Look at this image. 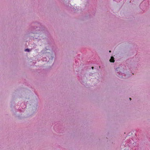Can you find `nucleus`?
Instances as JSON below:
<instances>
[{"label":"nucleus","mask_w":150,"mask_h":150,"mask_svg":"<svg viewBox=\"0 0 150 150\" xmlns=\"http://www.w3.org/2000/svg\"><path fill=\"white\" fill-rule=\"evenodd\" d=\"M93 68H94V67H92V69H93Z\"/></svg>","instance_id":"3"},{"label":"nucleus","mask_w":150,"mask_h":150,"mask_svg":"<svg viewBox=\"0 0 150 150\" xmlns=\"http://www.w3.org/2000/svg\"><path fill=\"white\" fill-rule=\"evenodd\" d=\"M109 52H111V51H110V50L109 51Z\"/></svg>","instance_id":"5"},{"label":"nucleus","mask_w":150,"mask_h":150,"mask_svg":"<svg viewBox=\"0 0 150 150\" xmlns=\"http://www.w3.org/2000/svg\"><path fill=\"white\" fill-rule=\"evenodd\" d=\"M129 99L130 100H131V98H129Z\"/></svg>","instance_id":"4"},{"label":"nucleus","mask_w":150,"mask_h":150,"mask_svg":"<svg viewBox=\"0 0 150 150\" xmlns=\"http://www.w3.org/2000/svg\"><path fill=\"white\" fill-rule=\"evenodd\" d=\"M25 51H28V52H29L30 51L29 49H26L25 50Z\"/></svg>","instance_id":"2"},{"label":"nucleus","mask_w":150,"mask_h":150,"mask_svg":"<svg viewBox=\"0 0 150 150\" xmlns=\"http://www.w3.org/2000/svg\"><path fill=\"white\" fill-rule=\"evenodd\" d=\"M110 62H113L115 61L114 58L112 56L111 57V58L110 60Z\"/></svg>","instance_id":"1"}]
</instances>
